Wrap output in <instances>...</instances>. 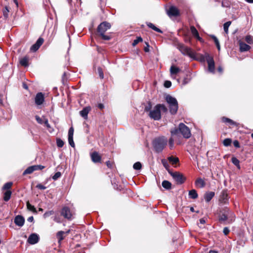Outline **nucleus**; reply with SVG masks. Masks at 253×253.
<instances>
[{
    "mask_svg": "<svg viewBox=\"0 0 253 253\" xmlns=\"http://www.w3.org/2000/svg\"><path fill=\"white\" fill-rule=\"evenodd\" d=\"M166 13L169 18L176 17L180 15L179 9L176 6L173 5L166 9Z\"/></svg>",
    "mask_w": 253,
    "mask_h": 253,
    "instance_id": "nucleus-7",
    "label": "nucleus"
},
{
    "mask_svg": "<svg viewBox=\"0 0 253 253\" xmlns=\"http://www.w3.org/2000/svg\"><path fill=\"white\" fill-rule=\"evenodd\" d=\"M34 168L33 166L28 167L23 172V175L32 173L35 171Z\"/></svg>",
    "mask_w": 253,
    "mask_h": 253,
    "instance_id": "nucleus-35",
    "label": "nucleus"
},
{
    "mask_svg": "<svg viewBox=\"0 0 253 253\" xmlns=\"http://www.w3.org/2000/svg\"><path fill=\"white\" fill-rule=\"evenodd\" d=\"M170 174L176 181L177 184H181L184 182L185 178L180 173L177 171L170 172Z\"/></svg>",
    "mask_w": 253,
    "mask_h": 253,
    "instance_id": "nucleus-8",
    "label": "nucleus"
},
{
    "mask_svg": "<svg viewBox=\"0 0 253 253\" xmlns=\"http://www.w3.org/2000/svg\"><path fill=\"white\" fill-rule=\"evenodd\" d=\"M228 197L227 190H223L222 191L220 195L219 202L225 204L228 202Z\"/></svg>",
    "mask_w": 253,
    "mask_h": 253,
    "instance_id": "nucleus-14",
    "label": "nucleus"
},
{
    "mask_svg": "<svg viewBox=\"0 0 253 253\" xmlns=\"http://www.w3.org/2000/svg\"><path fill=\"white\" fill-rule=\"evenodd\" d=\"M34 168V170H42L43 169H44V167L42 165H34L33 166Z\"/></svg>",
    "mask_w": 253,
    "mask_h": 253,
    "instance_id": "nucleus-53",
    "label": "nucleus"
},
{
    "mask_svg": "<svg viewBox=\"0 0 253 253\" xmlns=\"http://www.w3.org/2000/svg\"><path fill=\"white\" fill-rule=\"evenodd\" d=\"M69 144L72 147H75V143L73 140V137H68Z\"/></svg>",
    "mask_w": 253,
    "mask_h": 253,
    "instance_id": "nucleus-50",
    "label": "nucleus"
},
{
    "mask_svg": "<svg viewBox=\"0 0 253 253\" xmlns=\"http://www.w3.org/2000/svg\"><path fill=\"white\" fill-rule=\"evenodd\" d=\"M211 37L212 39V40L214 41V42L215 44L216 43H218L219 42V41H218V40L217 39V38L214 35H211Z\"/></svg>",
    "mask_w": 253,
    "mask_h": 253,
    "instance_id": "nucleus-60",
    "label": "nucleus"
},
{
    "mask_svg": "<svg viewBox=\"0 0 253 253\" xmlns=\"http://www.w3.org/2000/svg\"><path fill=\"white\" fill-rule=\"evenodd\" d=\"M189 197L190 198L192 199H195L198 197V194L196 191L194 189H192L189 191Z\"/></svg>",
    "mask_w": 253,
    "mask_h": 253,
    "instance_id": "nucleus-26",
    "label": "nucleus"
},
{
    "mask_svg": "<svg viewBox=\"0 0 253 253\" xmlns=\"http://www.w3.org/2000/svg\"><path fill=\"white\" fill-rule=\"evenodd\" d=\"M190 30L192 35L194 37L196 38L199 41H201L202 40V38L199 36L198 31L194 26H191L190 27Z\"/></svg>",
    "mask_w": 253,
    "mask_h": 253,
    "instance_id": "nucleus-20",
    "label": "nucleus"
},
{
    "mask_svg": "<svg viewBox=\"0 0 253 253\" xmlns=\"http://www.w3.org/2000/svg\"><path fill=\"white\" fill-rule=\"evenodd\" d=\"M162 186L166 189L169 190L171 188V184L168 180H164L162 183Z\"/></svg>",
    "mask_w": 253,
    "mask_h": 253,
    "instance_id": "nucleus-28",
    "label": "nucleus"
},
{
    "mask_svg": "<svg viewBox=\"0 0 253 253\" xmlns=\"http://www.w3.org/2000/svg\"><path fill=\"white\" fill-rule=\"evenodd\" d=\"M178 48L183 54L187 55L191 58H194L195 57V53L191 48L182 44H179L178 45Z\"/></svg>",
    "mask_w": 253,
    "mask_h": 253,
    "instance_id": "nucleus-5",
    "label": "nucleus"
},
{
    "mask_svg": "<svg viewBox=\"0 0 253 253\" xmlns=\"http://www.w3.org/2000/svg\"><path fill=\"white\" fill-rule=\"evenodd\" d=\"M145 44L146 46L144 47V50L145 52H148L149 51V43L147 42H145Z\"/></svg>",
    "mask_w": 253,
    "mask_h": 253,
    "instance_id": "nucleus-62",
    "label": "nucleus"
},
{
    "mask_svg": "<svg viewBox=\"0 0 253 253\" xmlns=\"http://www.w3.org/2000/svg\"><path fill=\"white\" fill-rule=\"evenodd\" d=\"M230 230L228 227H224L223 228V232L225 235H227L229 234Z\"/></svg>",
    "mask_w": 253,
    "mask_h": 253,
    "instance_id": "nucleus-59",
    "label": "nucleus"
},
{
    "mask_svg": "<svg viewBox=\"0 0 253 253\" xmlns=\"http://www.w3.org/2000/svg\"><path fill=\"white\" fill-rule=\"evenodd\" d=\"M74 134V128L73 127H71L68 131V137H73Z\"/></svg>",
    "mask_w": 253,
    "mask_h": 253,
    "instance_id": "nucleus-52",
    "label": "nucleus"
},
{
    "mask_svg": "<svg viewBox=\"0 0 253 253\" xmlns=\"http://www.w3.org/2000/svg\"><path fill=\"white\" fill-rule=\"evenodd\" d=\"M235 219V215L229 208H225L219 216V221L224 224H230Z\"/></svg>",
    "mask_w": 253,
    "mask_h": 253,
    "instance_id": "nucleus-1",
    "label": "nucleus"
},
{
    "mask_svg": "<svg viewBox=\"0 0 253 253\" xmlns=\"http://www.w3.org/2000/svg\"><path fill=\"white\" fill-rule=\"evenodd\" d=\"M211 37L212 39V40L214 41V42L215 44L216 43H218L219 42V41H218V40L217 39V38L214 35H211Z\"/></svg>",
    "mask_w": 253,
    "mask_h": 253,
    "instance_id": "nucleus-61",
    "label": "nucleus"
},
{
    "mask_svg": "<svg viewBox=\"0 0 253 253\" xmlns=\"http://www.w3.org/2000/svg\"><path fill=\"white\" fill-rule=\"evenodd\" d=\"M171 85V83L170 81H166L164 83V86L166 88H169Z\"/></svg>",
    "mask_w": 253,
    "mask_h": 253,
    "instance_id": "nucleus-55",
    "label": "nucleus"
},
{
    "mask_svg": "<svg viewBox=\"0 0 253 253\" xmlns=\"http://www.w3.org/2000/svg\"><path fill=\"white\" fill-rule=\"evenodd\" d=\"M231 21H227L223 24L224 31L225 32V33L227 34L228 33V28H229V27L230 26V25H231Z\"/></svg>",
    "mask_w": 253,
    "mask_h": 253,
    "instance_id": "nucleus-37",
    "label": "nucleus"
},
{
    "mask_svg": "<svg viewBox=\"0 0 253 253\" xmlns=\"http://www.w3.org/2000/svg\"><path fill=\"white\" fill-rule=\"evenodd\" d=\"M44 125L47 128L50 127V125L48 123V120L46 118H44Z\"/></svg>",
    "mask_w": 253,
    "mask_h": 253,
    "instance_id": "nucleus-64",
    "label": "nucleus"
},
{
    "mask_svg": "<svg viewBox=\"0 0 253 253\" xmlns=\"http://www.w3.org/2000/svg\"><path fill=\"white\" fill-rule=\"evenodd\" d=\"M143 40L141 37H138L134 40L132 43V46H134L137 44L139 42H142Z\"/></svg>",
    "mask_w": 253,
    "mask_h": 253,
    "instance_id": "nucleus-40",
    "label": "nucleus"
},
{
    "mask_svg": "<svg viewBox=\"0 0 253 253\" xmlns=\"http://www.w3.org/2000/svg\"><path fill=\"white\" fill-rule=\"evenodd\" d=\"M90 157L93 163H99L101 162V157L98 152H93L90 154Z\"/></svg>",
    "mask_w": 253,
    "mask_h": 253,
    "instance_id": "nucleus-17",
    "label": "nucleus"
},
{
    "mask_svg": "<svg viewBox=\"0 0 253 253\" xmlns=\"http://www.w3.org/2000/svg\"><path fill=\"white\" fill-rule=\"evenodd\" d=\"M207 63L208 64V70L210 72L214 73L215 72V64L213 57L210 54H206Z\"/></svg>",
    "mask_w": 253,
    "mask_h": 253,
    "instance_id": "nucleus-9",
    "label": "nucleus"
},
{
    "mask_svg": "<svg viewBox=\"0 0 253 253\" xmlns=\"http://www.w3.org/2000/svg\"><path fill=\"white\" fill-rule=\"evenodd\" d=\"M151 108H152V106H151V103L149 102L148 104V105H147L146 106H145V108H144V111L145 112H149V113L150 112V111H152L151 109Z\"/></svg>",
    "mask_w": 253,
    "mask_h": 253,
    "instance_id": "nucleus-54",
    "label": "nucleus"
},
{
    "mask_svg": "<svg viewBox=\"0 0 253 253\" xmlns=\"http://www.w3.org/2000/svg\"><path fill=\"white\" fill-rule=\"evenodd\" d=\"M157 106H160L159 107V108L160 111H161V110H162L164 112H167L168 109H167V107L164 104H157Z\"/></svg>",
    "mask_w": 253,
    "mask_h": 253,
    "instance_id": "nucleus-44",
    "label": "nucleus"
},
{
    "mask_svg": "<svg viewBox=\"0 0 253 253\" xmlns=\"http://www.w3.org/2000/svg\"><path fill=\"white\" fill-rule=\"evenodd\" d=\"M56 144L58 147L61 148L63 146V145L64 144V142L60 138H57L56 139Z\"/></svg>",
    "mask_w": 253,
    "mask_h": 253,
    "instance_id": "nucleus-41",
    "label": "nucleus"
},
{
    "mask_svg": "<svg viewBox=\"0 0 253 253\" xmlns=\"http://www.w3.org/2000/svg\"><path fill=\"white\" fill-rule=\"evenodd\" d=\"M168 143V139L164 136L156 138L153 141L152 144L155 151L158 153L163 151Z\"/></svg>",
    "mask_w": 253,
    "mask_h": 253,
    "instance_id": "nucleus-2",
    "label": "nucleus"
},
{
    "mask_svg": "<svg viewBox=\"0 0 253 253\" xmlns=\"http://www.w3.org/2000/svg\"><path fill=\"white\" fill-rule=\"evenodd\" d=\"M100 35L102 37V39L104 40H109L111 39L109 36L105 35V34H102Z\"/></svg>",
    "mask_w": 253,
    "mask_h": 253,
    "instance_id": "nucleus-56",
    "label": "nucleus"
},
{
    "mask_svg": "<svg viewBox=\"0 0 253 253\" xmlns=\"http://www.w3.org/2000/svg\"><path fill=\"white\" fill-rule=\"evenodd\" d=\"M174 139L173 138V137L171 136L168 141L169 143V146L170 149H173L174 148Z\"/></svg>",
    "mask_w": 253,
    "mask_h": 253,
    "instance_id": "nucleus-38",
    "label": "nucleus"
},
{
    "mask_svg": "<svg viewBox=\"0 0 253 253\" xmlns=\"http://www.w3.org/2000/svg\"><path fill=\"white\" fill-rule=\"evenodd\" d=\"M40 240L39 236L36 233H32L29 236L27 242L31 245L37 243Z\"/></svg>",
    "mask_w": 253,
    "mask_h": 253,
    "instance_id": "nucleus-11",
    "label": "nucleus"
},
{
    "mask_svg": "<svg viewBox=\"0 0 253 253\" xmlns=\"http://www.w3.org/2000/svg\"><path fill=\"white\" fill-rule=\"evenodd\" d=\"M195 184L197 187L202 188L205 186V183L202 178H199L196 180Z\"/></svg>",
    "mask_w": 253,
    "mask_h": 253,
    "instance_id": "nucleus-23",
    "label": "nucleus"
},
{
    "mask_svg": "<svg viewBox=\"0 0 253 253\" xmlns=\"http://www.w3.org/2000/svg\"><path fill=\"white\" fill-rule=\"evenodd\" d=\"M160 106H157L156 105L153 110L150 111L149 113V116L150 118L153 119L154 120L159 121L161 118V114L159 108Z\"/></svg>",
    "mask_w": 253,
    "mask_h": 253,
    "instance_id": "nucleus-6",
    "label": "nucleus"
},
{
    "mask_svg": "<svg viewBox=\"0 0 253 253\" xmlns=\"http://www.w3.org/2000/svg\"><path fill=\"white\" fill-rule=\"evenodd\" d=\"M222 121L223 122L225 123H229L230 125L232 126H238V124H237L236 122L233 121L230 119H229L228 118L226 117H222Z\"/></svg>",
    "mask_w": 253,
    "mask_h": 253,
    "instance_id": "nucleus-22",
    "label": "nucleus"
},
{
    "mask_svg": "<svg viewBox=\"0 0 253 253\" xmlns=\"http://www.w3.org/2000/svg\"><path fill=\"white\" fill-rule=\"evenodd\" d=\"M233 145L234 147L236 148H239L240 147V144L238 140H234L233 141Z\"/></svg>",
    "mask_w": 253,
    "mask_h": 253,
    "instance_id": "nucleus-63",
    "label": "nucleus"
},
{
    "mask_svg": "<svg viewBox=\"0 0 253 253\" xmlns=\"http://www.w3.org/2000/svg\"><path fill=\"white\" fill-rule=\"evenodd\" d=\"M36 120L37 122L40 124H42L44 123V119L42 120V118H40L38 116H36L35 117Z\"/></svg>",
    "mask_w": 253,
    "mask_h": 253,
    "instance_id": "nucleus-51",
    "label": "nucleus"
},
{
    "mask_svg": "<svg viewBox=\"0 0 253 253\" xmlns=\"http://www.w3.org/2000/svg\"><path fill=\"white\" fill-rule=\"evenodd\" d=\"M97 71H98V73L99 74V77L101 79H103V78H104V74H103V72L101 68L98 67L97 68Z\"/></svg>",
    "mask_w": 253,
    "mask_h": 253,
    "instance_id": "nucleus-47",
    "label": "nucleus"
},
{
    "mask_svg": "<svg viewBox=\"0 0 253 253\" xmlns=\"http://www.w3.org/2000/svg\"><path fill=\"white\" fill-rule=\"evenodd\" d=\"M61 176V173L59 171H58V172H56L54 174V175L52 176V179L54 180H57L58 178H59V177H60Z\"/></svg>",
    "mask_w": 253,
    "mask_h": 253,
    "instance_id": "nucleus-46",
    "label": "nucleus"
},
{
    "mask_svg": "<svg viewBox=\"0 0 253 253\" xmlns=\"http://www.w3.org/2000/svg\"><path fill=\"white\" fill-rule=\"evenodd\" d=\"M180 131L179 129V127L178 128H174L173 129H171L170 130V134L171 136L173 137L174 136H178L179 135Z\"/></svg>",
    "mask_w": 253,
    "mask_h": 253,
    "instance_id": "nucleus-27",
    "label": "nucleus"
},
{
    "mask_svg": "<svg viewBox=\"0 0 253 253\" xmlns=\"http://www.w3.org/2000/svg\"><path fill=\"white\" fill-rule=\"evenodd\" d=\"M90 110H91L90 107H89V106L85 107L82 110H81L80 112V114L84 119H87L88 114Z\"/></svg>",
    "mask_w": 253,
    "mask_h": 253,
    "instance_id": "nucleus-18",
    "label": "nucleus"
},
{
    "mask_svg": "<svg viewBox=\"0 0 253 253\" xmlns=\"http://www.w3.org/2000/svg\"><path fill=\"white\" fill-rule=\"evenodd\" d=\"M111 28V24L107 22L101 23L97 28V31L99 34H105V32Z\"/></svg>",
    "mask_w": 253,
    "mask_h": 253,
    "instance_id": "nucleus-10",
    "label": "nucleus"
},
{
    "mask_svg": "<svg viewBox=\"0 0 253 253\" xmlns=\"http://www.w3.org/2000/svg\"><path fill=\"white\" fill-rule=\"evenodd\" d=\"M206 54H209L207 52H206V53H205L204 54H201L200 55V60L201 61L204 62L205 60H206L207 61V58L206 57Z\"/></svg>",
    "mask_w": 253,
    "mask_h": 253,
    "instance_id": "nucleus-49",
    "label": "nucleus"
},
{
    "mask_svg": "<svg viewBox=\"0 0 253 253\" xmlns=\"http://www.w3.org/2000/svg\"><path fill=\"white\" fill-rule=\"evenodd\" d=\"M43 39L42 38H40L38 39L36 42L30 48L31 51L35 52L38 50L40 47L43 42Z\"/></svg>",
    "mask_w": 253,
    "mask_h": 253,
    "instance_id": "nucleus-13",
    "label": "nucleus"
},
{
    "mask_svg": "<svg viewBox=\"0 0 253 253\" xmlns=\"http://www.w3.org/2000/svg\"><path fill=\"white\" fill-rule=\"evenodd\" d=\"M44 101V95L42 92L38 93L35 97V101L37 105H40L43 103Z\"/></svg>",
    "mask_w": 253,
    "mask_h": 253,
    "instance_id": "nucleus-15",
    "label": "nucleus"
},
{
    "mask_svg": "<svg viewBox=\"0 0 253 253\" xmlns=\"http://www.w3.org/2000/svg\"><path fill=\"white\" fill-rule=\"evenodd\" d=\"M29 58L27 57H24L20 60V64L24 67L28 66Z\"/></svg>",
    "mask_w": 253,
    "mask_h": 253,
    "instance_id": "nucleus-29",
    "label": "nucleus"
},
{
    "mask_svg": "<svg viewBox=\"0 0 253 253\" xmlns=\"http://www.w3.org/2000/svg\"><path fill=\"white\" fill-rule=\"evenodd\" d=\"M9 12V10L8 9L7 7H5V9L3 10V15L5 18H7L8 17V13Z\"/></svg>",
    "mask_w": 253,
    "mask_h": 253,
    "instance_id": "nucleus-57",
    "label": "nucleus"
},
{
    "mask_svg": "<svg viewBox=\"0 0 253 253\" xmlns=\"http://www.w3.org/2000/svg\"><path fill=\"white\" fill-rule=\"evenodd\" d=\"M232 163L236 166L238 169H240V161L236 157H232L231 159Z\"/></svg>",
    "mask_w": 253,
    "mask_h": 253,
    "instance_id": "nucleus-36",
    "label": "nucleus"
},
{
    "mask_svg": "<svg viewBox=\"0 0 253 253\" xmlns=\"http://www.w3.org/2000/svg\"><path fill=\"white\" fill-rule=\"evenodd\" d=\"M11 192L10 190H7L4 193L3 200L5 202L9 200L11 195Z\"/></svg>",
    "mask_w": 253,
    "mask_h": 253,
    "instance_id": "nucleus-31",
    "label": "nucleus"
},
{
    "mask_svg": "<svg viewBox=\"0 0 253 253\" xmlns=\"http://www.w3.org/2000/svg\"><path fill=\"white\" fill-rule=\"evenodd\" d=\"M179 129L184 138L188 139L191 137V133L189 128L183 123L179 124Z\"/></svg>",
    "mask_w": 253,
    "mask_h": 253,
    "instance_id": "nucleus-4",
    "label": "nucleus"
},
{
    "mask_svg": "<svg viewBox=\"0 0 253 253\" xmlns=\"http://www.w3.org/2000/svg\"><path fill=\"white\" fill-rule=\"evenodd\" d=\"M245 40L249 44H251L253 42V39L252 36L248 35L245 38Z\"/></svg>",
    "mask_w": 253,
    "mask_h": 253,
    "instance_id": "nucleus-48",
    "label": "nucleus"
},
{
    "mask_svg": "<svg viewBox=\"0 0 253 253\" xmlns=\"http://www.w3.org/2000/svg\"><path fill=\"white\" fill-rule=\"evenodd\" d=\"M27 208L28 210L32 211L34 213H37V210L35 207L32 205L29 202H27L26 204Z\"/></svg>",
    "mask_w": 253,
    "mask_h": 253,
    "instance_id": "nucleus-33",
    "label": "nucleus"
},
{
    "mask_svg": "<svg viewBox=\"0 0 253 253\" xmlns=\"http://www.w3.org/2000/svg\"><path fill=\"white\" fill-rule=\"evenodd\" d=\"M146 24H147V26L149 28L153 29L155 31L157 32L160 33H163V31L161 29H160L159 28L156 27L153 23H150V22H147L146 23Z\"/></svg>",
    "mask_w": 253,
    "mask_h": 253,
    "instance_id": "nucleus-25",
    "label": "nucleus"
},
{
    "mask_svg": "<svg viewBox=\"0 0 253 253\" xmlns=\"http://www.w3.org/2000/svg\"><path fill=\"white\" fill-rule=\"evenodd\" d=\"M240 50L241 52L247 51L250 50L251 46L246 43L240 42H239Z\"/></svg>",
    "mask_w": 253,
    "mask_h": 253,
    "instance_id": "nucleus-19",
    "label": "nucleus"
},
{
    "mask_svg": "<svg viewBox=\"0 0 253 253\" xmlns=\"http://www.w3.org/2000/svg\"><path fill=\"white\" fill-rule=\"evenodd\" d=\"M54 213V211H48L45 212L43 215V216L44 218H47L49 217V216L52 215Z\"/></svg>",
    "mask_w": 253,
    "mask_h": 253,
    "instance_id": "nucleus-45",
    "label": "nucleus"
},
{
    "mask_svg": "<svg viewBox=\"0 0 253 253\" xmlns=\"http://www.w3.org/2000/svg\"><path fill=\"white\" fill-rule=\"evenodd\" d=\"M12 185V183L11 182H7L4 184L2 187L3 190H8L11 187Z\"/></svg>",
    "mask_w": 253,
    "mask_h": 253,
    "instance_id": "nucleus-42",
    "label": "nucleus"
},
{
    "mask_svg": "<svg viewBox=\"0 0 253 253\" xmlns=\"http://www.w3.org/2000/svg\"><path fill=\"white\" fill-rule=\"evenodd\" d=\"M215 193L214 192H209L205 193L204 195V199L207 202H209L212 198L214 196Z\"/></svg>",
    "mask_w": 253,
    "mask_h": 253,
    "instance_id": "nucleus-21",
    "label": "nucleus"
},
{
    "mask_svg": "<svg viewBox=\"0 0 253 253\" xmlns=\"http://www.w3.org/2000/svg\"><path fill=\"white\" fill-rule=\"evenodd\" d=\"M162 163L164 167V168L166 169V170L168 171V172L170 174V172H172L169 169V166L168 161L165 159L162 160Z\"/></svg>",
    "mask_w": 253,
    "mask_h": 253,
    "instance_id": "nucleus-30",
    "label": "nucleus"
},
{
    "mask_svg": "<svg viewBox=\"0 0 253 253\" xmlns=\"http://www.w3.org/2000/svg\"><path fill=\"white\" fill-rule=\"evenodd\" d=\"M61 214L63 216L64 218L68 219H71L73 215L70 209L67 207L63 208L61 212Z\"/></svg>",
    "mask_w": 253,
    "mask_h": 253,
    "instance_id": "nucleus-12",
    "label": "nucleus"
},
{
    "mask_svg": "<svg viewBox=\"0 0 253 253\" xmlns=\"http://www.w3.org/2000/svg\"><path fill=\"white\" fill-rule=\"evenodd\" d=\"M36 187L41 190H44L46 188L45 186L42 185V184H37Z\"/></svg>",
    "mask_w": 253,
    "mask_h": 253,
    "instance_id": "nucleus-58",
    "label": "nucleus"
},
{
    "mask_svg": "<svg viewBox=\"0 0 253 253\" xmlns=\"http://www.w3.org/2000/svg\"><path fill=\"white\" fill-rule=\"evenodd\" d=\"M133 168L135 170H140L142 168V165L139 162H136L134 164Z\"/></svg>",
    "mask_w": 253,
    "mask_h": 253,
    "instance_id": "nucleus-39",
    "label": "nucleus"
},
{
    "mask_svg": "<svg viewBox=\"0 0 253 253\" xmlns=\"http://www.w3.org/2000/svg\"><path fill=\"white\" fill-rule=\"evenodd\" d=\"M65 233V232L63 231H58L56 234V237L58 239V242L59 243H60L64 239V234Z\"/></svg>",
    "mask_w": 253,
    "mask_h": 253,
    "instance_id": "nucleus-24",
    "label": "nucleus"
},
{
    "mask_svg": "<svg viewBox=\"0 0 253 253\" xmlns=\"http://www.w3.org/2000/svg\"><path fill=\"white\" fill-rule=\"evenodd\" d=\"M232 140L230 138H226L223 140V143L225 146H230L231 144Z\"/></svg>",
    "mask_w": 253,
    "mask_h": 253,
    "instance_id": "nucleus-43",
    "label": "nucleus"
},
{
    "mask_svg": "<svg viewBox=\"0 0 253 253\" xmlns=\"http://www.w3.org/2000/svg\"><path fill=\"white\" fill-rule=\"evenodd\" d=\"M180 71V69L174 66H171L170 68V73L171 75L176 74Z\"/></svg>",
    "mask_w": 253,
    "mask_h": 253,
    "instance_id": "nucleus-32",
    "label": "nucleus"
},
{
    "mask_svg": "<svg viewBox=\"0 0 253 253\" xmlns=\"http://www.w3.org/2000/svg\"><path fill=\"white\" fill-rule=\"evenodd\" d=\"M24 222L25 219L22 215H18L15 216L14 218V223L16 225L19 227H22L23 226Z\"/></svg>",
    "mask_w": 253,
    "mask_h": 253,
    "instance_id": "nucleus-16",
    "label": "nucleus"
},
{
    "mask_svg": "<svg viewBox=\"0 0 253 253\" xmlns=\"http://www.w3.org/2000/svg\"><path fill=\"white\" fill-rule=\"evenodd\" d=\"M168 159L173 165L176 164L179 162V159L177 157H173V156L169 157Z\"/></svg>",
    "mask_w": 253,
    "mask_h": 253,
    "instance_id": "nucleus-34",
    "label": "nucleus"
},
{
    "mask_svg": "<svg viewBox=\"0 0 253 253\" xmlns=\"http://www.w3.org/2000/svg\"><path fill=\"white\" fill-rule=\"evenodd\" d=\"M165 99L169 104V108L170 114L172 115L176 114L178 108V104L176 98L170 95H167L165 97Z\"/></svg>",
    "mask_w": 253,
    "mask_h": 253,
    "instance_id": "nucleus-3",
    "label": "nucleus"
}]
</instances>
